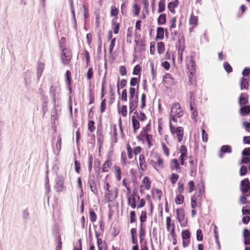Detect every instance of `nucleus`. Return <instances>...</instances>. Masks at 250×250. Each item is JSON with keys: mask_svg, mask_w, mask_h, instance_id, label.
Listing matches in <instances>:
<instances>
[{"mask_svg": "<svg viewBox=\"0 0 250 250\" xmlns=\"http://www.w3.org/2000/svg\"><path fill=\"white\" fill-rule=\"evenodd\" d=\"M42 100L44 101L42 104V110L44 112H45V111L47 110V103H48L47 97H44Z\"/></svg>", "mask_w": 250, "mask_h": 250, "instance_id": "51", "label": "nucleus"}, {"mask_svg": "<svg viewBox=\"0 0 250 250\" xmlns=\"http://www.w3.org/2000/svg\"><path fill=\"white\" fill-rule=\"evenodd\" d=\"M112 22L113 25V27H112L113 32L115 34H117L119 32V26H120L119 24V23L116 24L115 21L114 20H112Z\"/></svg>", "mask_w": 250, "mask_h": 250, "instance_id": "42", "label": "nucleus"}, {"mask_svg": "<svg viewBox=\"0 0 250 250\" xmlns=\"http://www.w3.org/2000/svg\"><path fill=\"white\" fill-rule=\"evenodd\" d=\"M183 111L181 107L180 104L178 103H174L171 109V116H176L180 118L183 115Z\"/></svg>", "mask_w": 250, "mask_h": 250, "instance_id": "4", "label": "nucleus"}, {"mask_svg": "<svg viewBox=\"0 0 250 250\" xmlns=\"http://www.w3.org/2000/svg\"><path fill=\"white\" fill-rule=\"evenodd\" d=\"M165 10V0H160L158 3V13H160Z\"/></svg>", "mask_w": 250, "mask_h": 250, "instance_id": "29", "label": "nucleus"}, {"mask_svg": "<svg viewBox=\"0 0 250 250\" xmlns=\"http://www.w3.org/2000/svg\"><path fill=\"white\" fill-rule=\"evenodd\" d=\"M116 41V39L115 38H113L111 40V42L110 45H109V53H110V54H112L113 48L115 45Z\"/></svg>", "mask_w": 250, "mask_h": 250, "instance_id": "48", "label": "nucleus"}, {"mask_svg": "<svg viewBox=\"0 0 250 250\" xmlns=\"http://www.w3.org/2000/svg\"><path fill=\"white\" fill-rule=\"evenodd\" d=\"M176 18L174 17L172 18L170 21V30H172L173 28H175L176 27Z\"/></svg>", "mask_w": 250, "mask_h": 250, "instance_id": "53", "label": "nucleus"}, {"mask_svg": "<svg viewBox=\"0 0 250 250\" xmlns=\"http://www.w3.org/2000/svg\"><path fill=\"white\" fill-rule=\"evenodd\" d=\"M164 29L163 27H158L157 29L156 39L162 40L164 39Z\"/></svg>", "mask_w": 250, "mask_h": 250, "instance_id": "27", "label": "nucleus"}, {"mask_svg": "<svg viewBox=\"0 0 250 250\" xmlns=\"http://www.w3.org/2000/svg\"><path fill=\"white\" fill-rule=\"evenodd\" d=\"M89 217L92 222H94L96 221L97 215L95 212L92 210H91L89 211Z\"/></svg>", "mask_w": 250, "mask_h": 250, "instance_id": "41", "label": "nucleus"}, {"mask_svg": "<svg viewBox=\"0 0 250 250\" xmlns=\"http://www.w3.org/2000/svg\"><path fill=\"white\" fill-rule=\"evenodd\" d=\"M141 68L140 66L139 65H136L134 68L133 74L135 75H138L140 73V71H141Z\"/></svg>", "mask_w": 250, "mask_h": 250, "instance_id": "61", "label": "nucleus"}, {"mask_svg": "<svg viewBox=\"0 0 250 250\" xmlns=\"http://www.w3.org/2000/svg\"><path fill=\"white\" fill-rule=\"evenodd\" d=\"M241 190L242 192H248L250 189V183L248 179L243 180L241 182Z\"/></svg>", "mask_w": 250, "mask_h": 250, "instance_id": "9", "label": "nucleus"}, {"mask_svg": "<svg viewBox=\"0 0 250 250\" xmlns=\"http://www.w3.org/2000/svg\"><path fill=\"white\" fill-rule=\"evenodd\" d=\"M60 110L57 109L56 107H55L54 110L52 111L51 114V121H53V123H55V120H57L60 115Z\"/></svg>", "mask_w": 250, "mask_h": 250, "instance_id": "24", "label": "nucleus"}, {"mask_svg": "<svg viewBox=\"0 0 250 250\" xmlns=\"http://www.w3.org/2000/svg\"><path fill=\"white\" fill-rule=\"evenodd\" d=\"M119 13V10L117 8H116L115 6L111 7V16H116Z\"/></svg>", "mask_w": 250, "mask_h": 250, "instance_id": "57", "label": "nucleus"}, {"mask_svg": "<svg viewBox=\"0 0 250 250\" xmlns=\"http://www.w3.org/2000/svg\"><path fill=\"white\" fill-rule=\"evenodd\" d=\"M139 165L140 168L142 171H145L146 169L145 156L143 154L140 155L139 156Z\"/></svg>", "mask_w": 250, "mask_h": 250, "instance_id": "20", "label": "nucleus"}, {"mask_svg": "<svg viewBox=\"0 0 250 250\" xmlns=\"http://www.w3.org/2000/svg\"><path fill=\"white\" fill-rule=\"evenodd\" d=\"M115 176L117 180L120 181L121 179V169L118 166H114Z\"/></svg>", "mask_w": 250, "mask_h": 250, "instance_id": "28", "label": "nucleus"}, {"mask_svg": "<svg viewBox=\"0 0 250 250\" xmlns=\"http://www.w3.org/2000/svg\"><path fill=\"white\" fill-rule=\"evenodd\" d=\"M127 100V91L126 89H124L122 91L121 96V100L124 102H126Z\"/></svg>", "mask_w": 250, "mask_h": 250, "instance_id": "56", "label": "nucleus"}, {"mask_svg": "<svg viewBox=\"0 0 250 250\" xmlns=\"http://www.w3.org/2000/svg\"><path fill=\"white\" fill-rule=\"evenodd\" d=\"M221 152L222 153H230L231 152V147L229 145L223 146L221 148Z\"/></svg>", "mask_w": 250, "mask_h": 250, "instance_id": "31", "label": "nucleus"}, {"mask_svg": "<svg viewBox=\"0 0 250 250\" xmlns=\"http://www.w3.org/2000/svg\"><path fill=\"white\" fill-rule=\"evenodd\" d=\"M184 196L181 194H178L175 198V203L176 204L181 205L184 202Z\"/></svg>", "mask_w": 250, "mask_h": 250, "instance_id": "36", "label": "nucleus"}, {"mask_svg": "<svg viewBox=\"0 0 250 250\" xmlns=\"http://www.w3.org/2000/svg\"><path fill=\"white\" fill-rule=\"evenodd\" d=\"M95 123L93 121H89L88 124V129L89 131L93 132L95 129V127L94 126Z\"/></svg>", "mask_w": 250, "mask_h": 250, "instance_id": "47", "label": "nucleus"}, {"mask_svg": "<svg viewBox=\"0 0 250 250\" xmlns=\"http://www.w3.org/2000/svg\"><path fill=\"white\" fill-rule=\"evenodd\" d=\"M44 65L43 63H42V62L38 63L37 72V75L38 80L41 77V75H42V73L44 69Z\"/></svg>", "mask_w": 250, "mask_h": 250, "instance_id": "26", "label": "nucleus"}, {"mask_svg": "<svg viewBox=\"0 0 250 250\" xmlns=\"http://www.w3.org/2000/svg\"><path fill=\"white\" fill-rule=\"evenodd\" d=\"M179 178V175L177 174L172 173L171 174L170 180L172 184H175Z\"/></svg>", "mask_w": 250, "mask_h": 250, "instance_id": "35", "label": "nucleus"}, {"mask_svg": "<svg viewBox=\"0 0 250 250\" xmlns=\"http://www.w3.org/2000/svg\"><path fill=\"white\" fill-rule=\"evenodd\" d=\"M187 68L191 75L195 73V62L192 58H190L187 63Z\"/></svg>", "mask_w": 250, "mask_h": 250, "instance_id": "8", "label": "nucleus"}, {"mask_svg": "<svg viewBox=\"0 0 250 250\" xmlns=\"http://www.w3.org/2000/svg\"><path fill=\"white\" fill-rule=\"evenodd\" d=\"M163 81L165 83L171 84L173 83L172 76L169 73L166 74L163 77Z\"/></svg>", "mask_w": 250, "mask_h": 250, "instance_id": "23", "label": "nucleus"}, {"mask_svg": "<svg viewBox=\"0 0 250 250\" xmlns=\"http://www.w3.org/2000/svg\"><path fill=\"white\" fill-rule=\"evenodd\" d=\"M61 91V88L58 82L55 83L51 85L49 94L54 104L56 103L57 100H59Z\"/></svg>", "mask_w": 250, "mask_h": 250, "instance_id": "2", "label": "nucleus"}, {"mask_svg": "<svg viewBox=\"0 0 250 250\" xmlns=\"http://www.w3.org/2000/svg\"><path fill=\"white\" fill-rule=\"evenodd\" d=\"M112 165L111 159L109 158L107 159L105 162L103 164L102 168V172H107Z\"/></svg>", "mask_w": 250, "mask_h": 250, "instance_id": "14", "label": "nucleus"}, {"mask_svg": "<svg viewBox=\"0 0 250 250\" xmlns=\"http://www.w3.org/2000/svg\"><path fill=\"white\" fill-rule=\"evenodd\" d=\"M140 200V196L137 195L136 193L133 194H131L127 197L128 204L132 208H135L136 207V203Z\"/></svg>", "mask_w": 250, "mask_h": 250, "instance_id": "7", "label": "nucleus"}, {"mask_svg": "<svg viewBox=\"0 0 250 250\" xmlns=\"http://www.w3.org/2000/svg\"><path fill=\"white\" fill-rule=\"evenodd\" d=\"M190 237V233L188 230H185L182 232V237L183 239H187L189 238Z\"/></svg>", "mask_w": 250, "mask_h": 250, "instance_id": "40", "label": "nucleus"}, {"mask_svg": "<svg viewBox=\"0 0 250 250\" xmlns=\"http://www.w3.org/2000/svg\"><path fill=\"white\" fill-rule=\"evenodd\" d=\"M202 140L203 142H207L208 141V134L204 129H202Z\"/></svg>", "mask_w": 250, "mask_h": 250, "instance_id": "62", "label": "nucleus"}, {"mask_svg": "<svg viewBox=\"0 0 250 250\" xmlns=\"http://www.w3.org/2000/svg\"><path fill=\"white\" fill-rule=\"evenodd\" d=\"M243 237L244 238L245 245H250V231L249 230L245 229L243 231Z\"/></svg>", "mask_w": 250, "mask_h": 250, "instance_id": "15", "label": "nucleus"}, {"mask_svg": "<svg viewBox=\"0 0 250 250\" xmlns=\"http://www.w3.org/2000/svg\"><path fill=\"white\" fill-rule=\"evenodd\" d=\"M196 238L197 240L199 241H201L203 240V236L202 234V231L201 229H198L196 231Z\"/></svg>", "mask_w": 250, "mask_h": 250, "instance_id": "45", "label": "nucleus"}, {"mask_svg": "<svg viewBox=\"0 0 250 250\" xmlns=\"http://www.w3.org/2000/svg\"><path fill=\"white\" fill-rule=\"evenodd\" d=\"M56 147L57 150L60 152L61 149V137L60 136H58V140L56 142Z\"/></svg>", "mask_w": 250, "mask_h": 250, "instance_id": "54", "label": "nucleus"}, {"mask_svg": "<svg viewBox=\"0 0 250 250\" xmlns=\"http://www.w3.org/2000/svg\"><path fill=\"white\" fill-rule=\"evenodd\" d=\"M248 169L247 167L245 166H241L240 171H239V174L240 176H244L247 173Z\"/></svg>", "mask_w": 250, "mask_h": 250, "instance_id": "49", "label": "nucleus"}, {"mask_svg": "<svg viewBox=\"0 0 250 250\" xmlns=\"http://www.w3.org/2000/svg\"><path fill=\"white\" fill-rule=\"evenodd\" d=\"M54 188L57 192L62 191L65 188L64 186V179L62 177H58L56 179V184Z\"/></svg>", "mask_w": 250, "mask_h": 250, "instance_id": "5", "label": "nucleus"}, {"mask_svg": "<svg viewBox=\"0 0 250 250\" xmlns=\"http://www.w3.org/2000/svg\"><path fill=\"white\" fill-rule=\"evenodd\" d=\"M177 219L182 227H185L187 225V221L185 219V212L183 209H177L176 210Z\"/></svg>", "mask_w": 250, "mask_h": 250, "instance_id": "6", "label": "nucleus"}, {"mask_svg": "<svg viewBox=\"0 0 250 250\" xmlns=\"http://www.w3.org/2000/svg\"><path fill=\"white\" fill-rule=\"evenodd\" d=\"M151 186V182L147 177H145L143 178L142 185L141 186L142 187H144V188L147 189H149Z\"/></svg>", "mask_w": 250, "mask_h": 250, "instance_id": "22", "label": "nucleus"}, {"mask_svg": "<svg viewBox=\"0 0 250 250\" xmlns=\"http://www.w3.org/2000/svg\"><path fill=\"white\" fill-rule=\"evenodd\" d=\"M138 95H136L135 99H130L129 102V107L130 113H132L136 108L138 105Z\"/></svg>", "mask_w": 250, "mask_h": 250, "instance_id": "13", "label": "nucleus"}, {"mask_svg": "<svg viewBox=\"0 0 250 250\" xmlns=\"http://www.w3.org/2000/svg\"><path fill=\"white\" fill-rule=\"evenodd\" d=\"M148 134L147 132L142 131L139 136L137 137V139L139 140H144L145 137H148Z\"/></svg>", "mask_w": 250, "mask_h": 250, "instance_id": "46", "label": "nucleus"}, {"mask_svg": "<svg viewBox=\"0 0 250 250\" xmlns=\"http://www.w3.org/2000/svg\"><path fill=\"white\" fill-rule=\"evenodd\" d=\"M126 84V81L125 79H122L120 82V84L119 85L118 83H117V91L118 94H119V87H120L121 88H123Z\"/></svg>", "mask_w": 250, "mask_h": 250, "instance_id": "43", "label": "nucleus"}, {"mask_svg": "<svg viewBox=\"0 0 250 250\" xmlns=\"http://www.w3.org/2000/svg\"><path fill=\"white\" fill-rule=\"evenodd\" d=\"M156 162H153L152 165L155 167V169H157V167H159V168H163L164 167V162L163 159L159 156H156Z\"/></svg>", "mask_w": 250, "mask_h": 250, "instance_id": "17", "label": "nucleus"}, {"mask_svg": "<svg viewBox=\"0 0 250 250\" xmlns=\"http://www.w3.org/2000/svg\"><path fill=\"white\" fill-rule=\"evenodd\" d=\"M120 113L122 114L123 117H126L127 115V106L126 105H122Z\"/></svg>", "mask_w": 250, "mask_h": 250, "instance_id": "55", "label": "nucleus"}, {"mask_svg": "<svg viewBox=\"0 0 250 250\" xmlns=\"http://www.w3.org/2000/svg\"><path fill=\"white\" fill-rule=\"evenodd\" d=\"M140 8L139 6L135 4L133 5V12L135 16H138L139 15Z\"/></svg>", "mask_w": 250, "mask_h": 250, "instance_id": "44", "label": "nucleus"}, {"mask_svg": "<svg viewBox=\"0 0 250 250\" xmlns=\"http://www.w3.org/2000/svg\"><path fill=\"white\" fill-rule=\"evenodd\" d=\"M240 86L241 90H248L249 86V80L247 78L242 77L240 80Z\"/></svg>", "mask_w": 250, "mask_h": 250, "instance_id": "16", "label": "nucleus"}, {"mask_svg": "<svg viewBox=\"0 0 250 250\" xmlns=\"http://www.w3.org/2000/svg\"><path fill=\"white\" fill-rule=\"evenodd\" d=\"M242 155L246 156H250V148H245L242 151Z\"/></svg>", "mask_w": 250, "mask_h": 250, "instance_id": "64", "label": "nucleus"}, {"mask_svg": "<svg viewBox=\"0 0 250 250\" xmlns=\"http://www.w3.org/2000/svg\"><path fill=\"white\" fill-rule=\"evenodd\" d=\"M170 167L171 170L175 171L177 172H181V171L180 164L177 159H174L171 160Z\"/></svg>", "mask_w": 250, "mask_h": 250, "instance_id": "11", "label": "nucleus"}, {"mask_svg": "<svg viewBox=\"0 0 250 250\" xmlns=\"http://www.w3.org/2000/svg\"><path fill=\"white\" fill-rule=\"evenodd\" d=\"M249 96L246 93H242L239 98L238 103L240 106L248 104Z\"/></svg>", "mask_w": 250, "mask_h": 250, "instance_id": "12", "label": "nucleus"}, {"mask_svg": "<svg viewBox=\"0 0 250 250\" xmlns=\"http://www.w3.org/2000/svg\"><path fill=\"white\" fill-rule=\"evenodd\" d=\"M162 147L163 153L167 156H168L169 155V149L167 146L166 144L164 143H162Z\"/></svg>", "mask_w": 250, "mask_h": 250, "instance_id": "38", "label": "nucleus"}, {"mask_svg": "<svg viewBox=\"0 0 250 250\" xmlns=\"http://www.w3.org/2000/svg\"><path fill=\"white\" fill-rule=\"evenodd\" d=\"M71 74L70 71L69 70H67L66 71V73H65V77H66L65 82H66V84L68 85L69 86L70 85V82L71 81Z\"/></svg>", "mask_w": 250, "mask_h": 250, "instance_id": "37", "label": "nucleus"}, {"mask_svg": "<svg viewBox=\"0 0 250 250\" xmlns=\"http://www.w3.org/2000/svg\"><path fill=\"white\" fill-rule=\"evenodd\" d=\"M250 113V105H242L240 109V114L242 116L248 115Z\"/></svg>", "mask_w": 250, "mask_h": 250, "instance_id": "21", "label": "nucleus"}, {"mask_svg": "<svg viewBox=\"0 0 250 250\" xmlns=\"http://www.w3.org/2000/svg\"><path fill=\"white\" fill-rule=\"evenodd\" d=\"M132 125L133 128V131L134 133H136L137 130L140 128V125L139 121L136 119L135 116H133L131 118Z\"/></svg>", "mask_w": 250, "mask_h": 250, "instance_id": "19", "label": "nucleus"}, {"mask_svg": "<svg viewBox=\"0 0 250 250\" xmlns=\"http://www.w3.org/2000/svg\"><path fill=\"white\" fill-rule=\"evenodd\" d=\"M146 95L145 93H143L141 97V108H143L146 106Z\"/></svg>", "mask_w": 250, "mask_h": 250, "instance_id": "60", "label": "nucleus"}, {"mask_svg": "<svg viewBox=\"0 0 250 250\" xmlns=\"http://www.w3.org/2000/svg\"><path fill=\"white\" fill-rule=\"evenodd\" d=\"M93 74V69L92 67H90L88 69L86 74L87 78L88 80H90L92 78Z\"/></svg>", "mask_w": 250, "mask_h": 250, "instance_id": "63", "label": "nucleus"}, {"mask_svg": "<svg viewBox=\"0 0 250 250\" xmlns=\"http://www.w3.org/2000/svg\"><path fill=\"white\" fill-rule=\"evenodd\" d=\"M91 191L95 194H97L98 190L96 187V183L93 180H90L88 182Z\"/></svg>", "mask_w": 250, "mask_h": 250, "instance_id": "25", "label": "nucleus"}, {"mask_svg": "<svg viewBox=\"0 0 250 250\" xmlns=\"http://www.w3.org/2000/svg\"><path fill=\"white\" fill-rule=\"evenodd\" d=\"M146 219V211H142L140 216V221L144 222Z\"/></svg>", "mask_w": 250, "mask_h": 250, "instance_id": "59", "label": "nucleus"}, {"mask_svg": "<svg viewBox=\"0 0 250 250\" xmlns=\"http://www.w3.org/2000/svg\"><path fill=\"white\" fill-rule=\"evenodd\" d=\"M162 195V192L159 189H156L153 193V196L154 198L159 200H161Z\"/></svg>", "mask_w": 250, "mask_h": 250, "instance_id": "32", "label": "nucleus"}, {"mask_svg": "<svg viewBox=\"0 0 250 250\" xmlns=\"http://www.w3.org/2000/svg\"><path fill=\"white\" fill-rule=\"evenodd\" d=\"M72 55L69 52L63 50L62 55V61L64 64H67L70 62Z\"/></svg>", "mask_w": 250, "mask_h": 250, "instance_id": "10", "label": "nucleus"}, {"mask_svg": "<svg viewBox=\"0 0 250 250\" xmlns=\"http://www.w3.org/2000/svg\"><path fill=\"white\" fill-rule=\"evenodd\" d=\"M170 131L172 135L176 134L178 140L179 142H181L183 139L184 136V128L182 127L179 126L177 127H175L173 126L171 122L169 121V123Z\"/></svg>", "mask_w": 250, "mask_h": 250, "instance_id": "3", "label": "nucleus"}, {"mask_svg": "<svg viewBox=\"0 0 250 250\" xmlns=\"http://www.w3.org/2000/svg\"><path fill=\"white\" fill-rule=\"evenodd\" d=\"M157 50L159 54H162L164 52L165 50V45L164 42H159L157 43Z\"/></svg>", "mask_w": 250, "mask_h": 250, "instance_id": "33", "label": "nucleus"}, {"mask_svg": "<svg viewBox=\"0 0 250 250\" xmlns=\"http://www.w3.org/2000/svg\"><path fill=\"white\" fill-rule=\"evenodd\" d=\"M188 192L189 193L192 192L195 188L194 183L192 181H190L188 183Z\"/></svg>", "mask_w": 250, "mask_h": 250, "instance_id": "50", "label": "nucleus"}, {"mask_svg": "<svg viewBox=\"0 0 250 250\" xmlns=\"http://www.w3.org/2000/svg\"><path fill=\"white\" fill-rule=\"evenodd\" d=\"M136 90L134 88L130 87L129 89V99H135L136 95H135Z\"/></svg>", "mask_w": 250, "mask_h": 250, "instance_id": "39", "label": "nucleus"}, {"mask_svg": "<svg viewBox=\"0 0 250 250\" xmlns=\"http://www.w3.org/2000/svg\"><path fill=\"white\" fill-rule=\"evenodd\" d=\"M250 162V157H243L240 162H239V165H242L244 164H249Z\"/></svg>", "mask_w": 250, "mask_h": 250, "instance_id": "58", "label": "nucleus"}, {"mask_svg": "<svg viewBox=\"0 0 250 250\" xmlns=\"http://www.w3.org/2000/svg\"><path fill=\"white\" fill-rule=\"evenodd\" d=\"M179 4L178 0H175L174 1L170 2L167 5L168 10L172 13H175V8L177 7Z\"/></svg>", "mask_w": 250, "mask_h": 250, "instance_id": "18", "label": "nucleus"}, {"mask_svg": "<svg viewBox=\"0 0 250 250\" xmlns=\"http://www.w3.org/2000/svg\"><path fill=\"white\" fill-rule=\"evenodd\" d=\"M198 19L197 17L193 15H191L189 19L190 24L196 26L197 24Z\"/></svg>", "mask_w": 250, "mask_h": 250, "instance_id": "34", "label": "nucleus"}, {"mask_svg": "<svg viewBox=\"0 0 250 250\" xmlns=\"http://www.w3.org/2000/svg\"><path fill=\"white\" fill-rule=\"evenodd\" d=\"M224 67L225 69L228 73H230L232 71L231 66L228 62H225L224 63Z\"/></svg>", "mask_w": 250, "mask_h": 250, "instance_id": "52", "label": "nucleus"}, {"mask_svg": "<svg viewBox=\"0 0 250 250\" xmlns=\"http://www.w3.org/2000/svg\"><path fill=\"white\" fill-rule=\"evenodd\" d=\"M166 15L165 14H161L157 20L158 24L159 25H162L166 23Z\"/></svg>", "mask_w": 250, "mask_h": 250, "instance_id": "30", "label": "nucleus"}, {"mask_svg": "<svg viewBox=\"0 0 250 250\" xmlns=\"http://www.w3.org/2000/svg\"><path fill=\"white\" fill-rule=\"evenodd\" d=\"M104 188L105 190L104 201L107 203L114 201L118 196L117 188L116 187H111L108 183H105Z\"/></svg>", "mask_w": 250, "mask_h": 250, "instance_id": "1", "label": "nucleus"}]
</instances>
